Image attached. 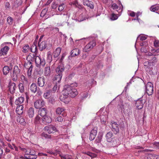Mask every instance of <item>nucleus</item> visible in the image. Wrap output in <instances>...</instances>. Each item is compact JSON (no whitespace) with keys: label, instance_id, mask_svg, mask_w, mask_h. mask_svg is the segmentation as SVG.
Masks as SVG:
<instances>
[{"label":"nucleus","instance_id":"4d7b16f0","mask_svg":"<svg viewBox=\"0 0 159 159\" xmlns=\"http://www.w3.org/2000/svg\"><path fill=\"white\" fill-rule=\"evenodd\" d=\"M57 88V83H56L55 85H54V87L52 88V93H54L56 91Z\"/></svg>","mask_w":159,"mask_h":159},{"label":"nucleus","instance_id":"5701e85b","mask_svg":"<svg viewBox=\"0 0 159 159\" xmlns=\"http://www.w3.org/2000/svg\"><path fill=\"white\" fill-rule=\"evenodd\" d=\"M25 100V98L24 97L21 96L15 100V103L16 105H20Z\"/></svg>","mask_w":159,"mask_h":159},{"label":"nucleus","instance_id":"69168bd1","mask_svg":"<svg viewBox=\"0 0 159 159\" xmlns=\"http://www.w3.org/2000/svg\"><path fill=\"white\" fill-rule=\"evenodd\" d=\"M65 55L64 54H62L61 56V57L60 59V63H60H62V61L63 60V59H64V57H65Z\"/></svg>","mask_w":159,"mask_h":159},{"label":"nucleus","instance_id":"3c124183","mask_svg":"<svg viewBox=\"0 0 159 159\" xmlns=\"http://www.w3.org/2000/svg\"><path fill=\"white\" fill-rule=\"evenodd\" d=\"M29 49V46L28 45H26L24 46L23 48L22 52L24 53H26L28 52Z\"/></svg>","mask_w":159,"mask_h":159},{"label":"nucleus","instance_id":"c756f323","mask_svg":"<svg viewBox=\"0 0 159 159\" xmlns=\"http://www.w3.org/2000/svg\"><path fill=\"white\" fill-rule=\"evenodd\" d=\"M71 55L72 57L79 55L80 53V50L78 48H75L72 50L71 52Z\"/></svg>","mask_w":159,"mask_h":159},{"label":"nucleus","instance_id":"2eb2a0df","mask_svg":"<svg viewBox=\"0 0 159 159\" xmlns=\"http://www.w3.org/2000/svg\"><path fill=\"white\" fill-rule=\"evenodd\" d=\"M97 133V129L94 128L90 132L89 139L91 141L95 139Z\"/></svg>","mask_w":159,"mask_h":159},{"label":"nucleus","instance_id":"bf43d9fd","mask_svg":"<svg viewBox=\"0 0 159 159\" xmlns=\"http://www.w3.org/2000/svg\"><path fill=\"white\" fill-rule=\"evenodd\" d=\"M88 96V94L87 93H85L83 94V95L81 96V100H83L84 99L86 98Z\"/></svg>","mask_w":159,"mask_h":159},{"label":"nucleus","instance_id":"9d476101","mask_svg":"<svg viewBox=\"0 0 159 159\" xmlns=\"http://www.w3.org/2000/svg\"><path fill=\"white\" fill-rule=\"evenodd\" d=\"M45 104L44 101L42 99H39L34 103V106L36 109H40L43 107Z\"/></svg>","mask_w":159,"mask_h":159},{"label":"nucleus","instance_id":"dca6fc26","mask_svg":"<svg viewBox=\"0 0 159 159\" xmlns=\"http://www.w3.org/2000/svg\"><path fill=\"white\" fill-rule=\"evenodd\" d=\"M37 84L41 87H43L45 84V79L43 77H39L37 79Z\"/></svg>","mask_w":159,"mask_h":159},{"label":"nucleus","instance_id":"c03bdc74","mask_svg":"<svg viewBox=\"0 0 159 159\" xmlns=\"http://www.w3.org/2000/svg\"><path fill=\"white\" fill-rule=\"evenodd\" d=\"M30 67L28 68V70L27 71V75L29 77H30L31 75L32 71L33 66L32 65H29Z\"/></svg>","mask_w":159,"mask_h":159},{"label":"nucleus","instance_id":"4be33fe9","mask_svg":"<svg viewBox=\"0 0 159 159\" xmlns=\"http://www.w3.org/2000/svg\"><path fill=\"white\" fill-rule=\"evenodd\" d=\"M23 105H18L17 106L16 111L18 114L20 115L23 113Z\"/></svg>","mask_w":159,"mask_h":159},{"label":"nucleus","instance_id":"0eeeda50","mask_svg":"<svg viewBox=\"0 0 159 159\" xmlns=\"http://www.w3.org/2000/svg\"><path fill=\"white\" fill-rule=\"evenodd\" d=\"M45 130L48 131L49 134L54 133L57 131L56 127L52 125H49L44 127Z\"/></svg>","mask_w":159,"mask_h":159},{"label":"nucleus","instance_id":"393cba45","mask_svg":"<svg viewBox=\"0 0 159 159\" xmlns=\"http://www.w3.org/2000/svg\"><path fill=\"white\" fill-rule=\"evenodd\" d=\"M47 114V110L45 108L40 109L39 111V114L43 117L46 116Z\"/></svg>","mask_w":159,"mask_h":159},{"label":"nucleus","instance_id":"473e14b6","mask_svg":"<svg viewBox=\"0 0 159 159\" xmlns=\"http://www.w3.org/2000/svg\"><path fill=\"white\" fill-rule=\"evenodd\" d=\"M62 76L61 74L60 75L57 74L56 75L53 79L54 81H56V82H57L59 83L61 80Z\"/></svg>","mask_w":159,"mask_h":159},{"label":"nucleus","instance_id":"a19ab883","mask_svg":"<svg viewBox=\"0 0 159 159\" xmlns=\"http://www.w3.org/2000/svg\"><path fill=\"white\" fill-rule=\"evenodd\" d=\"M20 78L22 80L23 84H26L28 83V81L27 78L23 75H21Z\"/></svg>","mask_w":159,"mask_h":159},{"label":"nucleus","instance_id":"39448f33","mask_svg":"<svg viewBox=\"0 0 159 159\" xmlns=\"http://www.w3.org/2000/svg\"><path fill=\"white\" fill-rule=\"evenodd\" d=\"M145 91L148 96L151 95L154 92L153 85L152 83L149 82L145 86Z\"/></svg>","mask_w":159,"mask_h":159},{"label":"nucleus","instance_id":"f03ea898","mask_svg":"<svg viewBox=\"0 0 159 159\" xmlns=\"http://www.w3.org/2000/svg\"><path fill=\"white\" fill-rule=\"evenodd\" d=\"M77 86V84L76 83L65 85L62 91V93L66 96L69 95L71 98H74L78 94L77 89L74 88Z\"/></svg>","mask_w":159,"mask_h":159},{"label":"nucleus","instance_id":"72a5a7b5","mask_svg":"<svg viewBox=\"0 0 159 159\" xmlns=\"http://www.w3.org/2000/svg\"><path fill=\"white\" fill-rule=\"evenodd\" d=\"M152 154L146 153L141 156V158L142 159H152Z\"/></svg>","mask_w":159,"mask_h":159},{"label":"nucleus","instance_id":"de8ad7c7","mask_svg":"<svg viewBox=\"0 0 159 159\" xmlns=\"http://www.w3.org/2000/svg\"><path fill=\"white\" fill-rule=\"evenodd\" d=\"M65 7V5L64 3H62L59 5L58 6V10L60 11H62Z\"/></svg>","mask_w":159,"mask_h":159},{"label":"nucleus","instance_id":"bb28decb","mask_svg":"<svg viewBox=\"0 0 159 159\" xmlns=\"http://www.w3.org/2000/svg\"><path fill=\"white\" fill-rule=\"evenodd\" d=\"M110 143V144L112 146L114 147L120 144V143L118 139L116 138L114 139L112 141H111Z\"/></svg>","mask_w":159,"mask_h":159},{"label":"nucleus","instance_id":"ea45409f","mask_svg":"<svg viewBox=\"0 0 159 159\" xmlns=\"http://www.w3.org/2000/svg\"><path fill=\"white\" fill-rule=\"evenodd\" d=\"M17 120L18 122L20 123L22 125H24L26 123L25 119L22 117H18Z\"/></svg>","mask_w":159,"mask_h":159},{"label":"nucleus","instance_id":"f8f14e48","mask_svg":"<svg viewBox=\"0 0 159 159\" xmlns=\"http://www.w3.org/2000/svg\"><path fill=\"white\" fill-rule=\"evenodd\" d=\"M65 67L63 63H60L56 69V71L57 74L62 75V73L64 71Z\"/></svg>","mask_w":159,"mask_h":159},{"label":"nucleus","instance_id":"4468645a","mask_svg":"<svg viewBox=\"0 0 159 159\" xmlns=\"http://www.w3.org/2000/svg\"><path fill=\"white\" fill-rule=\"evenodd\" d=\"M56 111L57 114H61L63 116H65L66 115L64 107H58L56 109Z\"/></svg>","mask_w":159,"mask_h":159},{"label":"nucleus","instance_id":"49530a36","mask_svg":"<svg viewBox=\"0 0 159 159\" xmlns=\"http://www.w3.org/2000/svg\"><path fill=\"white\" fill-rule=\"evenodd\" d=\"M118 18V16L114 13H112L110 16V19L111 20H117Z\"/></svg>","mask_w":159,"mask_h":159},{"label":"nucleus","instance_id":"774afa93","mask_svg":"<svg viewBox=\"0 0 159 159\" xmlns=\"http://www.w3.org/2000/svg\"><path fill=\"white\" fill-rule=\"evenodd\" d=\"M151 51L153 53H154L155 52H156L157 53H159V48L157 49H153Z\"/></svg>","mask_w":159,"mask_h":159},{"label":"nucleus","instance_id":"ddd939ff","mask_svg":"<svg viewBox=\"0 0 159 159\" xmlns=\"http://www.w3.org/2000/svg\"><path fill=\"white\" fill-rule=\"evenodd\" d=\"M145 102V100L142 99L141 98H140L139 100H138L135 103V105L137 108L138 109H142Z\"/></svg>","mask_w":159,"mask_h":159},{"label":"nucleus","instance_id":"09e8293b","mask_svg":"<svg viewBox=\"0 0 159 159\" xmlns=\"http://www.w3.org/2000/svg\"><path fill=\"white\" fill-rule=\"evenodd\" d=\"M85 20V17L83 14L80 15L78 18V20L80 22L82 21Z\"/></svg>","mask_w":159,"mask_h":159},{"label":"nucleus","instance_id":"e2e57ef3","mask_svg":"<svg viewBox=\"0 0 159 159\" xmlns=\"http://www.w3.org/2000/svg\"><path fill=\"white\" fill-rule=\"evenodd\" d=\"M20 148H21V149H20L23 152H25L26 154L28 148H27L26 147L23 148H22L21 147H20Z\"/></svg>","mask_w":159,"mask_h":159},{"label":"nucleus","instance_id":"a211bd4d","mask_svg":"<svg viewBox=\"0 0 159 159\" xmlns=\"http://www.w3.org/2000/svg\"><path fill=\"white\" fill-rule=\"evenodd\" d=\"M52 121L51 118L47 116H45L41 118L42 123L46 125L47 123H49L51 122Z\"/></svg>","mask_w":159,"mask_h":159},{"label":"nucleus","instance_id":"0e129e2a","mask_svg":"<svg viewBox=\"0 0 159 159\" xmlns=\"http://www.w3.org/2000/svg\"><path fill=\"white\" fill-rule=\"evenodd\" d=\"M57 7V4L56 2H53L52 5V9H56Z\"/></svg>","mask_w":159,"mask_h":159},{"label":"nucleus","instance_id":"8fccbe9b","mask_svg":"<svg viewBox=\"0 0 159 159\" xmlns=\"http://www.w3.org/2000/svg\"><path fill=\"white\" fill-rule=\"evenodd\" d=\"M37 154H34V155L29 156L27 157H26V159H36L37 156Z\"/></svg>","mask_w":159,"mask_h":159},{"label":"nucleus","instance_id":"58836bf2","mask_svg":"<svg viewBox=\"0 0 159 159\" xmlns=\"http://www.w3.org/2000/svg\"><path fill=\"white\" fill-rule=\"evenodd\" d=\"M9 66H5L3 68V74L5 75H7L10 70Z\"/></svg>","mask_w":159,"mask_h":159},{"label":"nucleus","instance_id":"cd10ccee","mask_svg":"<svg viewBox=\"0 0 159 159\" xmlns=\"http://www.w3.org/2000/svg\"><path fill=\"white\" fill-rule=\"evenodd\" d=\"M51 69L50 66H46L44 70V75L45 76H49L50 75Z\"/></svg>","mask_w":159,"mask_h":159},{"label":"nucleus","instance_id":"a878e982","mask_svg":"<svg viewBox=\"0 0 159 159\" xmlns=\"http://www.w3.org/2000/svg\"><path fill=\"white\" fill-rule=\"evenodd\" d=\"M148 60L151 62L154 65V66L156 65L157 62V60L155 56H153L152 57H148Z\"/></svg>","mask_w":159,"mask_h":159},{"label":"nucleus","instance_id":"6e6d98bb","mask_svg":"<svg viewBox=\"0 0 159 159\" xmlns=\"http://www.w3.org/2000/svg\"><path fill=\"white\" fill-rule=\"evenodd\" d=\"M63 120V118L61 116H59L56 118V121H57L58 122H62Z\"/></svg>","mask_w":159,"mask_h":159},{"label":"nucleus","instance_id":"2f4dec72","mask_svg":"<svg viewBox=\"0 0 159 159\" xmlns=\"http://www.w3.org/2000/svg\"><path fill=\"white\" fill-rule=\"evenodd\" d=\"M82 153L84 154L87 155L92 158L95 157H97V156L96 154L92 153V152L89 151H83L82 152Z\"/></svg>","mask_w":159,"mask_h":159},{"label":"nucleus","instance_id":"c9c22d12","mask_svg":"<svg viewBox=\"0 0 159 159\" xmlns=\"http://www.w3.org/2000/svg\"><path fill=\"white\" fill-rule=\"evenodd\" d=\"M37 154V152L33 149L28 148L26 154L28 155H32Z\"/></svg>","mask_w":159,"mask_h":159},{"label":"nucleus","instance_id":"423d86ee","mask_svg":"<svg viewBox=\"0 0 159 159\" xmlns=\"http://www.w3.org/2000/svg\"><path fill=\"white\" fill-rule=\"evenodd\" d=\"M16 88V84L15 83L11 82V80L9 81L8 88L11 94H13L15 93Z\"/></svg>","mask_w":159,"mask_h":159},{"label":"nucleus","instance_id":"f704fd0d","mask_svg":"<svg viewBox=\"0 0 159 159\" xmlns=\"http://www.w3.org/2000/svg\"><path fill=\"white\" fill-rule=\"evenodd\" d=\"M34 109L32 107H30L28 111V115L30 118H32L34 116Z\"/></svg>","mask_w":159,"mask_h":159},{"label":"nucleus","instance_id":"c85d7f7f","mask_svg":"<svg viewBox=\"0 0 159 159\" xmlns=\"http://www.w3.org/2000/svg\"><path fill=\"white\" fill-rule=\"evenodd\" d=\"M113 134L111 132H108L106 135V138L107 141L109 142H111L112 140V137Z\"/></svg>","mask_w":159,"mask_h":159},{"label":"nucleus","instance_id":"e433bc0d","mask_svg":"<svg viewBox=\"0 0 159 159\" xmlns=\"http://www.w3.org/2000/svg\"><path fill=\"white\" fill-rule=\"evenodd\" d=\"M52 90H47L43 94V97L46 99H48L50 97L51 93H52Z\"/></svg>","mask_w":159,"mask_h":159},{"label":"nucleus","instance_id":"052dcab7","mask_svg":"<svg viewBox=\"0 0 159 159\" xmlns=\"http://www.w3.org/2000/svg\"><path fill=\"white\" fill-rule=\"evenodd\" d=\"M146 55L148 56V57H152L153 56H156V55L155 53L152 52H148L146 54Z\"/></svg>","mask_w":159,"mask_h":159},{"label":"nucleus","instance_id":"864d4df0","mask_svg":"<svg viewBox=\"0 0 159 159\" xmlns=\"http://www.w3.org/2000/svg\"><path fill=\"white\" fill-rule=\"evenodd\" d=\"M117 107L118 108L120 109L121 111L124 110V106L123 103H121L120 104H118Z\"/></svg>","mask_w":159,"mask_h":159},{"label":"nucleus","instance_id":"9b49d317","mask_svg":"<svg viewBox=\"0 0 159 159\" xmlns=\"http://www.w3.org/2000/svg\"><path fill=\"white\" fill-rule=\"evenodd\" d=\"M111 125L112 131L115 134H117L119 132L118 125L116 122L112 121L111 122Z\"/></svg>","mask_w":159,"mask_h":159},{"label":"nucleus","instance_id":"412c9836","mask_svg":"<svg viewBox=\"0 0 159 159\" xmlns=\"http://www.w3.org/2000/svg\"><path fill=\"white\" fill-rule=\"evenodd\" d=\"M102 134H98L97 137L94 141V144L96 146H99L101 143V140L102 139Z\"/></svg>","mask_w":159,"mask_h":159},{"label":"nucleus","instance_id":"aec40b11","mask_svg":"<svg viewBox=\"0 0 159 159\" xmlns=\"http://www.w3.org/2000/svg\"><path fill=\"white\" fill-rule=\"evenodd\" d=\"M9 49V48L6 46H4L0 50V56L2 55H6Z\"/></svg>","mask_w":159,"mask_h":159},{"label":"nucleus","instance_id":"680f3d73","mask_svg":"<svg viewBox=\"0 0 159 159\" xmlns=\"http://www.w3.org/2000/svg\"><path fill=\"white\" fill-rule=\"evenodd\" d=\"M147 38L146 36L144 35H142L140 37V40L141 41L144 40H146Z\"/></svg>","mask_w":159,"mask_h":159},{"label":"nucleus","instance_id":"7c9ffc66","mask_svg":"<svg viewBox=\"0 0 159 159\" xmlns=\"http://www.w3.org/2000/svg\"><path fill=\"white\" fill-rule=\"evenodd\" d=\"M61 51V48L59 47L57 48L54 52L53 55L54 57L56 58L57 57L60 55Z\"/></svg>","mask_w":159,"mask_h":159},{"label":"nucleus","instance_id":"603ef678","mask_svg":"<svg viewBox=\"0 0 159 159\" xmlns=\"http://www.w3.org/2000/svg\"><path fill=\"white\" fill-rule=\"evenodd\" d=\"M48 10V9L47 8L43 9L40 14V16L43 17L46 15Z\"/></svg>","mask_w":159,"mask_h":159},{"label":"nucleus","instance_id":"4c0bfd02","mask_svg":"<svg viewBox=\"0 0 159 159\" xmlns=\"http://www.w3.org/2000/svg\"><path fill=\"white\" fill-rule=\"evenodd\" d=\"M159 9V6L156 5L152 6L150 8V10L152 12L157 11Z\"/></svg>","mask_w":159,"mask_h":159},{"label":"nucleus","instance_id":"6e6552de","mask_svg":"<svg viewBox=\"0 0 159 159\" xmlns=\"http://www.w3.org/2000/svg\"><path fill=\"white\" fill-rule=\"evenodd\" d=\"M143 65L146 71H152L153 69V67L154 66L149 60L144 62Z\"/></svg>","mask_w":159,"mask_h":159},{"label":"nucleus","instance_id":"338daca9","mask_svg":"<svg viewBox=\"0 0 159 159\" xmlns=\"http://www.w3.org/2000/svg\"><path fill=\"white\" fill-rule=\"evenodd\" d=\"M5 7L7 9L10 7V4L8 2H6V3L5 5Z\"/></svg>","mask_w":159,"mask_h":159},{"label":"nucleus","instance_id":"37998d69","mask_svg":"<svg viewBox=\"0 0 159 159\" xmlns=\"http://www.w3.org/2000/svg\"><path fill=\"white\" fill-rule=\"evenodd\" d=\"M41 136L43 139H48L51 138V136L44 133H43L41 134Z\"/></svg>","mask_w":159,"mask_h":159},{"label":"nucleus","instance_id":"1a4fd4ad","mask_svg":"<svg viewBox=\"0 0 159 159\" xmlns=\"http://www.w3.org/2000/svg\"><path fill=\"white\" fill-rule=\"evenodd\" d=\"M119 6L114 3L112 4L111 7L113 10H116L119 13H121L123 11V6L121 2L119 3Z\"/></svg>","mask_w":159,"mask_h":159},{"label":"nucleus","instance_id":"b1692460","mask_svg":"<svg viewBox=\"0 0 159 159\" xmlns=\"http://www.w3.org/2000/svg\"><path fill=\"white\" fill-rule=\"evenodd\" d=\"M30 90L31 92L34 93H35L37 91V87L35 83H32L30 86Z\"/></svg>","mask_w":159,"mask_h":159},{"label":"nucleus","instance_id":"5fc2aeb1","mask_svg":"<svg viewBox=\"0 0 159 159\" xmlns=\"http://www.w3.org/2000/svg\"><path fill=\"white\" fill-rule=\"evenodd\" d=\"M154 44L155 47H158L159 46V41L157 40H155L154 42Z\"/></svg>","mask_w":159,"mask_h":159},{"label":"nucleus","instance_id":"f3484780","mask_svg":"<svg viewBox=\"0 0 159 159\" xmlns=\"http://www.w3.org/2000/svg\"><path fill=\"white\" fill-rule=\"evenodd\" d=\"M83 2L84 5L87 6L91 9L94 8L93 3L92 1L88 0H83Z\"/></svg>","mask_w":159,"mask_h":159},{"label":"nucleus","instance_id":"7ed1b4c3","mask_svg":"<svg viewBox=\"0 0 159 159\" xmlns=\"http://www.w3.org/2000/svg\"><path fill=\"white\" fill-rule=\"evenodd\" d=\"M20 70L19 69L18 66H15L14 67L12 74L11 75V77L14 81H17L18 78L20 75Z\"/></svg>","mask_w":159,"mask_h":159},{"label":"nucleus","instance_id":"13d9d810","mask_svg":"<svg viewBox=\"0 0 159 159\" xmlns=\"http://www.w3.org/2000/svg\"><path fill=\"white\" fill-rule=\"evenodd\" d=\"M71 156L69 155H64V157H63V159H72L70 157Z\"/></svg>","mask_w":159,"mask_h":159},{"label":"nucleus","instance_id":"f257e3e1","mask_svg":"<svg viewBox=\"0 0 159 159\" xmlns=\"http://www.w3.org/2000/svg\"><path fill=\"white\" fill-rule=\"evenodd\" d=\"M28 61L27 63H25V66L28 65H32V62L35 61L36 66L38 67H40L41 66H43L45 64V61L43 58L39 57V56L36 57L34 53L30 54L26 58Z\"/></svg>","mask_w":159,"mask_h":159},{"label":"nucleus","instance_id":"a18cd8bd","mask_svg":"<svg viewBox=\"0 0 159 159\" xmlns=\"http://www.w3.org/2000/svg\"><path fill=\"white\" fill-rule=\"evenodd\" d=\"M7 21L8 24L10 25H12L13 22V20L11 16H8L7 19Z\"/></svg>","mask_w":159,"mask_h":159},{"label":"nucleus","instance_id":"6ab92c4d","mask_svg":"<svg viewBox=\"0 0 159 159\" xmlns=\"http://www.w3.org/2000/svg\"><path fill=\"white\" fill-rule=\"evenodd\" d=\"M38 46L39 47V50L42 51L45 49L47 46V44L45 41H42L40 43L38 42Z\"/></svg>","mask_w":159,"mask_h":159},{"label":"nucleus","instance_id":"20e7f679","mask_svg":"<svg viewBox=\"0 0 159 159\" xmlns=\"http://www.w3.org/2000/svg\"><path fill=\"white\" fill-rule=\"evenodd\" d=\"M96 45V41L94 40L91 41L84 48L83 51L85 52H88L91 50Z\"/></svg>","mask_w":159,"mask_h":159},{"label":"nucleus","instance_id":"79ce46f5","mask_svg":"<svg viewBox=\"0 0 159 159\" xmlns=\"http://www.w3.org/2000/svg\"><path fill=\"white\" fill-rule=\"evenodd\" d=\"M24 84L23 83H19L18 85V87L20 93H23L24 92Z\"/></svg>","mask_w":159,"mask_h":159}]
</instances>
